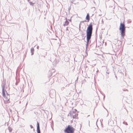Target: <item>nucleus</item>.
Here are the masks:
<instances>
[{"instance_id": "f257e3e1", "label": "nucleus", "mask_w": 133, "mask_h": 133, "mask_svg": "<svg viewBox=\"0 0 133 133\" xmlns=\"http://www.w3.org/2000/svg\"><path fill=\"white\" fill-rule=\"evenodd\" d=\"M6 83H3L2 85V93L4 97L3 99L4 102L5 103H8L10 102L9 101L10 96L8 94L6 90Z\"/></svg>"}, {"instance_id": "9b49d317", "label": "nucleus", "mask_w": 133, "mask_h": 133, "mask_svg": "<svg viewBox=\"0 0 133 133\" xmlns=\"http://www.w3.org/2000/svg\"><path fill=\"white\" fill-rule=\"evenodd\" d=\"M30 5H34V3L32 2H30Z\"/></svg>"}, {"instance_id": "6e6552de", "label": "nucleus", "mask_w": 133, "mask_h": 133, "mask_svg": "<svg viewBox=\"0 0 133 133\" xmlns=\"http://www.w3.org/2000/svg\"><path fill=\"white\" fill-rule=\"evenodd\" d=\"M69 22L67 21V19H66V21L65 22V24H64V25H67L69 24Z\"/></svg>"}, {"instance_id": "f8f14e48", "label": "nucleus", "mask_w": 133, "mask_h": 133, "mask_svg": "<svg viewBox=\"0 0 133 133\" xmlns=\"http://www.w3.org/2000/svg\"><path fill=\"white\" fill-rule=\"evenodd\" d=\"M37 130V133H40V130Z\"/></svg>"}, {"instance_id": "ddd939ff", "label": "nucleus", "mask_w": 133, "mask_h": 133, "mask_svg": "<svg viewBox=\"0 0 133 133\" xmlns=\"http://www.w3.org/2000/svg\"><path fill=\"white\" fill-rule=\"evenodd\" d=\"M30 127L31 128H33V127L31 125H30Z\"/></svg>"}, {"instance_id": "20e7f679", "label": "nucleus", "mask_w": 133, "mask_h": 133, "mask_svg": "<svg viewBox=\"0 0 133 133\" xmlns=\"http://www.w3.org/2000/svg\"><path fill=\"white\" fill-rule=\"evenodd\" d=\"M74 129L71 125H68V127L64 130V131L66 133H74Z\"/></svg>"}, {"instance_id": "0eeeda50", "label": "nucleus", "mask_w": 133, "mask_h": 133, "mask_svg": "<svg viewBox=\"0 0 133 133\" xmlns=\"http://www.w3.org/2000/svg\"><path fill=\"white\" fill-rule=\"evenodd\" d=\"M34 49L33 48H32L31 49V55H33L34 54Z\"/></svg>"}, {"instance_id": "1a4fd4ad", "label": "nucleus", "mask_w": 133, "mask_h": 133, "mask_svg": "<svg viewBox=\"0 0 133 133\" xmlns=\"http://www.w3.org/2000/svg\"><path fill=\"white\" fill-rule=\"evenodd\" d=\"M37 130H40L39 127V124L38 123H37Z\"/></svg>"}, {"instance_id": "423d86ee", "label": "nucleus", "mask_w": 133, "mask_h": 133, "mask_svg": "<svg viewBox=\"0 0 133 133\" xmlns=\"http://www.w3.org/2000/svg\"><path fill=\"white\" fill-rule=\"evenodd\" d=\"M86 19L87 20V22H89L90 20V16L89 14H87L86 17Z\"/></svg>"}, {"instance_id": "7ed1b4c3", "label": "nucleus", "mask_w": 133, "mask_h": 133, "mask_svg": "<svg viewBox=\"0 0 133 133\" xmlns=\"http://www.w3.org/2000/svg\"><path fill=\"white\" fill-rule=\"evenodd\" d=\"M125 27L124 23H120L119 30L121 31L122 36L123 37L125 35Z\"/></svg>"}, {"instance_id": "f03ea898", "label": "nucleus", "mask_w": 133, "mask_h": 133, "mask_svg": "<svg viewBox=\"0 0 133 133\" xmlns=\"http://www.w3.org/2000/svg\"><path fill=\"white\" fill-rule=\"evenodd\" d=\"M92 29V25L91 23H90L87 27V45H88L89 41L91 38Z\"/></svg>"}, {"instance_id": "39448f33", "label": "nucleus", "mask_w": 133, "mask_h": 133, "mask_svg": "<svg viewBox=\"0 0 133 133\" xmlns=\"http://www.w3.org/2000/svg\"><path fill=\"white\" fill-rule=\"evenodd\" d=\"M76 110L75 109L71 111L69 113L70 116H72L73 118H75L77 116L78 114L76 113Z\"/></svg>"}, {"instance_id": "9d476101", "label": "nucleus", "mask_w": 133, "mask_h": 133, "mask_svg": "<svg viewBox=\"0 0 133 133\" xmlns=\"http://www.w3.org/2000/svg\"><path fill=\"white\" fill-rule=\"evenodd\" d=\"M10 132H11L12 130V128L10 127H9L8 128Z\"/></svg>"}]
</instances>
